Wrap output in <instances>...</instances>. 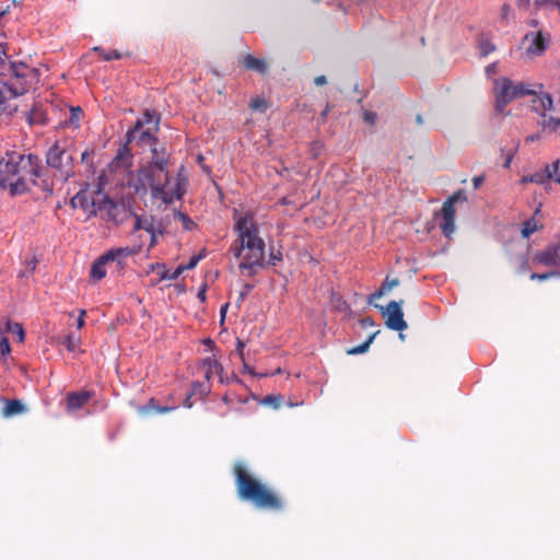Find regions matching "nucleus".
I'll use <instances>...</instances> for the list:
<instances>
[{
	"label": "nucleus",
	"instance_id": "1",
	"mask_svg": "<svg viewBox=\"0 0 560 560\" xmlns=\"http://www.w3.org/2000/svg\"><path fill=\"white\" fill-rule=\"evenodd\" d=\"M151 151L153 156L150 166L139 173L140 177L149 185L151 197L161 200L164 205L180 200L188 186L185 167L180 166L178 168L174 182H172L167 171L166 158L159 155L156 148Z\"/></svg>",
	"mask_w": 560,
	"mask_h": 560
},
{
	"label": "nucleus",
	"instance_id": "30",
	"mask_svg": "<svg viewBox=\"0 0 560 560\" xmlns=\"http://www.w3.org/2000/svg\"><path fill=\"white\" fill-rule=\"evenodd\" d=\"M175 218L182 222L184 229L187 231H191L196 226L195 222L182 211L176 212Z\"/></svg>",
	"mask_w": 560,
	"mask_h": 560
},
{
	"label": "nucleus",
	"instance_id": "32",
	"mask_svg": "<svg viewBox=\"0 0 560 560\" xmlns=\"http://www.w3.org/2000/svg\"><path fill=\"white\" fill-rule=\"evenodd\" d=\"M249 107L253 110L265 112V109L267 108V102L265 101V98L256 97L250 101Z\"/></svg>",
	"mask_w": 560,
	"mask_h": 560
},
{
	"label": "nucleus",
	"instance_id": "54",
	"mask_svg": "<svg viewBox=\"0 0 560 560\" xmlns=\"http://www.w3.org/2000/svg\"><path fill=\"white\" fill-rule=\"evenodd\" d=\"M197 296H198V299H199L200 301H202V302H203V301H206V288H202V289L198 292Z\"/></svg>",
	"mask_w": 560,
	"mask_h": 560
},
{
	"label": "nucleus",
	"instance_id": "50",
	"mask_svg": "<svg viewBox=\"0 0 560 560\" xmlns=\"http://www.w3.org/2000/svg\"><path fill=\"white\" fill-rule=\"evenodd\" d=\"M539 139H540L539 135L533 133V135H529V136H527L525 138V142L526 143H532V142L538 141Z\"/></svg>",
	"mask_w": 560,
	"mask_h": 560
},
{
	"label": "nucleus",
	"instance_id": "15",
	"mask_svg": "<svg viewBox=\"0 0 560 560\" xmlns=\"http://www.w3.org/2000/svg\"><path fill=\"white\" fill-rule=\"evenodd\" d=\"M129 142L125 143L124 145L119 147L117 150V153L115 158L113 159L110 163V167L114 170L124 168L127 170L132 165V154L128 147Z\"/></svg>",
	"mask_w": 560,
	"mask_h": 560
},
{
	"label": "nucleus",
	"instance_id": "21",
	"mask_svg": "<svg viewBox=\"0 0 560 560\" xmlns=\"http://www.w3.org/2000/svg\"><path fill=\"white\" fill-rule=\"evenodd\" d=\"M92 395L90 392L82 393H71L68 396V409L77 410L83 407L90 399Z\"/></svg>",
	"mask_w": 560,
	"mask_h": 560
},
{
	"label": "nucleus",
	"instance_id": "38",
	"mask_svg": "<svg viewBox=\"0 0 560 560\" xmlns=\"http://www.w3.org/2000/svg\"><path fill=\"white\" fill-rule=\"evenodd\" d=\"M184 271L185 268L183 265H179L172 272L170 271V275H161V280H176Z\"/></svg>",
	"mask_w": 560,
	"mask_h": 560
},
{
	"label": "nucleus",
	"instance_id": "16",
	"mask_svg": "<svg viewBox=\"0 0 560 560\" xmlns=\"http://www.w3.org/2000/svg\"><path fill=\"white\" fill-rule=\"evenodd\" d=\"M541 176L542 186L549 184L551 180L560 185V158L550 164H546L542 171H539Z\"/></svg>",
	"mask_w": 560,
	"mask_h": 560
},
{
	"label": "nucleus",
	"instance_id": "41",
	"mask_svg": "<svg viewBox=\"0 0 560 560\" xmlns=\"http://www.w3.org/2000/svg\"><path fill=\"white\" fill-rule=\"evenodd\" d=\"M202 258H203L202 254H197V255L191 256L189 261L186 265H183V267L185 268V271L194 269Z\"/></svg>",
	"mask_w": 560,
	"mask_h": 560
},
{
	"label": "nucleus",
	"instance_id": "29",
	"mask_svg": "<svg viewBox=\"0 0 560 560\" xmlns=\"http://www.w3.org/2000/svg\"><path fill=\"white\" fill-rule=\"evenodd\" d=\"M529 183L542 186L541 176L539 174V171H537L533 174L524 175L520 179V184H522V185H526Z\"/></svg>",
	"mask_w": 560,
	"mask_h": 560
},
{
	"label": "nucleus",
	"instance_id": "7",
	"mask_svg": "<svg viewBox=\"0 0 560 560\" xmlns=\"http://www.w3.org/2000/svg\"><path fill=\"white\" fill-rule=\"evenodd\" d=\"M71 142L67 139L58 140L51 144L46 153L48 166L58 170L66 178L73 175V155L69 151Z\"/></svg>",
	"mask_w": 560,
	"mask_h": 560
},
{
	"label": "nucleus",
	"instance_id": "9",
	"mask_svg": "<svg viewBox=\"0 0 560 560\" xmlns=\"http://www.w3.org/2000/svg\"><path fill=\"white\" fill-rule=\"evenodd\" d=\"M72 208L81 209L88 217L96 215L103 206H113V202L104 197L102 202L96 200L89 190H80L70 200Z\"/></svg>",
	"mask_w": 560,
	"mask_h": 560
},
{
	"label": "nucleus",
	"instance_id": "42",
	"mask_svg": "<svg viewBox=\"0 0 560 560\" xmlns=\"http://www.w3.org/2000/svg\"><path fill=\"white\" fill-rule=\"evenodd\" d=\"M11 351L9 340L7 337L0 336V353L2 355L9 354Z\"/></svg>",
	"mask_w": 560,
	"mask_h": 560
},
{
	"label": "nucleus",
	"instance_id": "2",
	"mask_svg": "<svg viewBox=\"0 0 560 560\" xmlns=\"http://www.w3.org/2000/svg\"><path fill=\"white\" fill-rule=\"evenodd\" d=\"M42 172L37 155L7 152L5 156L0 159V186L9 189L12 196L22 195L31 185L37 184Z\"/></svg>",
	"mask_w": 560,
	"mask_h": 560
},
{
	"label": "nucleus",
	"instance_id": "10",
	"mask_svg": "<svg viewBox=\"0 0 560 560\" xmlns=\"http://www.w3.org/2000/svg\"><path fill=\"white\" fill-rule=\"evenodd\" d=\"M465 200L466 197L462 191L454 194L450 197L442 206L440 215L442 222L440 223V228L445 237H451L455 232V202L458 200Z\"/></svg>",
	"mask_w": 560,
	"mask_h": 560
},
{
	"label": "nucleus",
	"instance_id": "52",
	"mask_svg": "<svg viewBox=\"0 0 560 560\" xmlns=\"http://www.w3.org/2000/svg\"><path fill=\"white\" fill-rule=\"evenodd\" d=\"M327 80H326V77L325 75H318L314 79V83L316 85H324L326 84Z\"/></svg>",
	"mask_w": 560,
	"mask_h": 560
},
{
	"label": "nucleus",
	"instance_id": "43",
	"mask_svg": "<svg viewBox=\"0 0 560 560\" xmlns=\"http://www.w3.org/2000/svg\"><path fill=\"white\" fill-rule=\"evenodd\" d=\"M363 117H364V121H366L370 125L375 124V121L377 119L376 113L370 112V110L364 112Z\"/></svg>",
	"mask_w": 560,
	"mask_h": 560
},
{
	"label": "nucleus",
	"instance_id": "25",
	"mask_svg": "<svg viewBox=\"0 0 560 560\" xmlns=\"http://www.w3.org/2000/svg\"><path fill=\"white\" fill-rule=\"evenodd\" d=\"M243 62L247 69L255 70L259 73H265L268 69L265 59H259L252 55L245 56Z\"/></svg>",
	"mask_w": 560,
	"mask_h": 560
},
{
	"label": "nucleus",
	"instance_id": "45",
	"mask_svg": "<svg viewBox=\"0 0 560 560\" xmlns=\"http://www.w3.org/2000/svg\"><path fill=\"white\" fill-rule=\"evenodd\" d=\"M485 71H486L487 77L494 75L497 73V71H498V63L497 62H492V63L488 65L486 67Z\"/></svg>",
	"mask_w": 560,
	"mask_h": 560
},
{
	"label": "nucleus",
	"instance_id": "12",
	"mask_svg": "<svg viewBox=\"0 0 560 560\" xmlns=\"http://www.w3.org/2000/svg\"><path fill=\"white\" fill-rule=\"evenodd\" d=\"M402 301H390L387 306L381 307L382 314L385 317L386 326L392 329L401 332L407 329V323L404 319L402 313ZM400 338H404V335H399Z\"/></svg>",
	"mask_w": 560,
	"mask_h": 560
},
{
	"label": "nucleus",
	"instance_id": "37",
	"mask_svg": "<svg viewBox=\"0 0 560 560\" xmlns=\"http://www.w3.org/2000/svg\"><path fill=\"white\" fill-rule=\"evenodd\" d=\"M244 348H245L244 341H242L241 339H237L236 352H237L238 357L241 358V360L243 361L244 370H246L248 373H252L250 368L245 362Z\"/></svg>",
	"mask_w": 560,
	"mask_h": 560
},
{
	"label": "nucleus",
	"instance_id": "23",
	"mask_svg": "<svg viewBox=\"0 0 560 560\" xmlns=\"http://www.w3.org/2000/svg\"><path fill=\"white\" fill-rule=\"evenodd\" d=\"M0 401L4 402V408L2 410V416L4 418L22 413L25 410L24 405L18 399L7 400L0 396Z\"/></svg>",
	"mask_w": 560,
	"mask_h": 560
},
{
	"label": "nucleus",
	"instance_id": "20",
	"mask_svg": "<svg viewBox=\"0 0 560 560\" xmlns=\"http://www.w3.org/2000/svg\"><path fill=\"white\" fill-rule=\"evenodd\" d=\"M154 118H155L154 112L145 110V113L143 114V117L136 121V125L131 130H128V132L126 135L127 141L129 143L135 141L137 138V133L139 132V129H142L143 125L153 122Z\"/></svg>",
	"mask_w": 560,
	"mask_h": 560
},
{
	"label": "nucleus",
	"instance_id": "28",
	"mask_svg": "<svg viewBox=\"0 0 560 560\" xmlns=\"http://www.w3.org/2000/svg\"><path fill=\"white\" fill-rule=\"evenodd\" d=\"M478 48L481 57H486L495 50V46L487 38H479Z\"/></svg>",
	"mask_w": 560,
	"mask_h": 560
},
{
	"label": "nucleus",
	"instance_id": "11",
	"mask_svg": "<svg viewBox=\"0 0 560 560\" xmlns=\"http://www.w3.org/2000/svg\"><path fill=\"white\" fill-rule=\"evenodd\" d=\"M549 44V36L541 31H533L527 33L522 42L524 56L528 59L541 55Z\"/></svg>",
	"mask_w": 560,
	"mask_h": 560
},
{
	"label": "nucleus",
	"instance_id": "17",
	"mask_svg": "<svg viewBox=\"0 0 560 560\" xmlns=\"http://www.w3.org/2000/svg\"><path fill=\"white\" fill-rule=\"evenodd\" d=\"M540 212H541V205H539L535 209L533 217H530L529 219H527L523 222L521 233L524 238H528L532 234H534L535 232H537L544 228V224L541 223V221L537 219V215H539Z\"/></svg>",
	"mask_w": 560,
	"mask_h": 560
},
{
	"label": "nucleus",
	"instance_id": "51",
	"mask_svg": "<svg viewBox=\"0 0 560 560\" xmlns=\"http://www.w3.org/2000/svg\"><path fill=\"white\" fill-rule=\"evenodd\" d=\"M383 295H385V293L383 292V290L380 288L376 292H374L371 296H370V302H372L373 300L375 299H381Z\"/></svg>",
	"mask_w": 560,
	"mask_h": 560
},
{
	"label": "nucleus",
	"instance_id": "14",
	"mask_svg": "<svg viewBox=\"0 0 560 560\" xmlns=\"http://www.w3.org/2000/svg\"><path fill=\"white\" fill-rule=\"evenodd\" d=\"M137 231H144L148 233L150 237V247H153L158 242V234L161 233L159 226L156 225L154 219L150 215H140L136 217L135 228Z\"/></svg>",
	"mask_w": 560,
	"mask_h": 560
},
{
	"label": "nucleus",
	"instance_id": "5",
	"mask_svg": "<svg viewBox=\"0 0 560 560\" xmlns=\"http://www.w3.org/2000/svg\"><path fill=\"white\" fill-rule=\"evenodd\" d=\"M236 485L240 497L243 500L253 502L261 509H280L279 499L264 485L252 479L241 466L235 467Z\"/></svg>",
	"mask_w": 560,
	"mask_h": 560
},
{
	"label": "nucleus",
	"instance_id": "48",
	"mask_svg": "<svg viewBox=\"0 0 560 560\" xmlns=\"http://www.w3.org/2000/svg\"><path fill=\"white\" fill-rule=\"evenodd\" d=\"M485 180V177L482 175L480 176H475L472 178V185H474V188L477 189L479 188V186L483 183Z\"/></svg>",
	"mask_w": 560,
	"mask_h": 560
},
{
	"label": "nucleus",
	"instance_id": "35",
	"mask_svg": "<svg viewBox=\"0 0 560 560\" xmlns=\"http://www.w3.org/2000/svg\"><path fill=\"white\" fill-rule=\"evenodd\" d=\"M148 408L151 409V410H154L158 413H165V412L174 410L176 407L175 406H164V407H161V406L155 404L154 399H151L149 405H148Z\"/></svg>",
	"mask_w": 560,
	"mask_h": 560
},
{
	"label": "nucleus",
	"instance_id": "13",
	"mask_svg": "<svg viewBox=\"0 0 560 560\" xmlns=\"http://www.w3.org/2000/svg\"><path fill=\"white\" fill-rule=\"evenodd\" d=\"M533 262L545 267L560 268V234L557 243L549 244L535 253Z\"/></svg>",
	"mask_w": 560,
	"mask_h": 560
},
{
	"label": "nucleus",
	"instance_id": "19",
	"mask_svg": "<svg viewBox=\"0 0 560 560\" xmlns=\"http://www.w3.org/2000/svg\"><path fill=\"white\" fill-rule=\"evenodd\" d=\"M110 261L106 254L100 256L92 265L90 277L94 281H100L106 276V265Z\"/></svg>",
	"mask_w": 560,
	"mask_h": 560
},
{
	"label": "nucleus",
	"instance_id": "46",
	"mask_svg": "<svg viewBox=\"0 0 560 560\" xmlns=\"http://www.w3.org/2000/svg\"><path fill=\"white\" fill-rule=\"evenodd\" d=\"M512 9L510 5L504 4L501 10V18L506 20L511 13Z\"/></svg>",
	"mask_w": 560,
	"mask_h": 560
},
{
	"label": "nucleus",
	"instance_id": "27",
	"mask_svg": "<svg viewBox=\"0 0 560 560\" xmlns=\"http://www.w3.org/2000/svg\"><path fill=\"white\" fill-rule=\"evenodd\" d=\"M82 114L83 112L80 106L71 107L70 117L68 120L69 126H72L73 128L78 129L80 127Z\"/></svg>",
	"mask_w": 560,
	"mask_h": 560
},
{
	"label": "nucleus",
	"instance_id": "57",
	"mask_svg": "<svg viewBox=\"0 0 560 560\" xmlns=\"http://www.w3.org/2000/svg\"><path fill=\"white\" fill-rule=\"evenodd\" d=\"M90 152L88 150H85L83 153H82V161L84 162L86 160V158L89 156Z\"/></svg>",
	"mask_w": 560,
	"mask_h": 560
},
{
	"label": "nucleus",
	"instance_id": "56",
	"mask_svg": "<svg viewBox=\"0 0 560 560\" xmlns=\"http://www.w3.org/2000/svg\"><path fill=\"white\" fill-rule=\"evenodd\" d=\"M184 406L187 407V408H190L191 407V404H190V395L186 398L185 402H184Z\"/></svg>",
	"mask_w": 560,
	"mask_h": 560
},
{
	"label": "nucleus",
	"instance_id": "26",
	"mask_svg": "<svg viewBox=\"0 0 560 560\" xmlns=\"http://www.w3.org/2000/svg\"><path fill=\"white\" fill-rule=\"evenodd\" d=\"M5 330L16 336L19 342H23L25 338V331L21 324L8 320L5 324Z\"/></svg>",
	"mask_w": 560,
	"mask_h": 560
},
{
	"label": "nucleus",
	"instance_id": "47",
	"mask_svg": "<svg viewBox=\"0 0 560 560\" xmlns=\"http://www.w3.org/2000/svg\"><path fill=\"white\" fill-rule=\"evenodd\" d=\"M84 315H85V311L81 310L80 315L77 319V327L79 329H81L84 326Z\"/></svg>",
	"mask_w": 560,
	"mask_h": 560
},
{
	"label": "nucleus",
	"instance_id": "39",
	"mask_svg": "<svg viewBox=\"0 0 560 560\" xmlns=\"http://www.w3.org/2000/svg\"><path fill=\"white\" fill-rule=\"evenodd\" d=\"M559 272L557 271H548V272H544V273H532L530 275V280H539V281H544V280H547V279H550L551 277H555V276H558Z\"/></svg>",
	"mask_w": 560,
	"mask_h": 560
},
{
	"label": "nucleus",
	"instance_id": "31",
	"mask_svg": "<svg viewBox=\"0 0 560 560\" xmlns=\"http://www.w3.org/2000/svg\"><path fill=\"white\" fill-rule=\"evenodd\" d=\"M80 338L73 334H69L66 336L63 345L66 346L68 351H75L79 345Z\"/></svg>",
	"mask_w": 560,
	"mask_h": 560
},
{
	"label": "nucleus",
	"instance_id": "34",
	"mask_svg": "<svg viewBox=\"0 0 560 560\" xmlns=\"http://www.w3.org/2000/svg\"><path fill=\"white\" fill-rule=\"evenodd\" d=\"M398 285H399V280L397 278H394V279L386 278L385 281L382 283L381 289L386 294Z\"/></svg>",
	"mask_w": 560,
	"mask_h": 560
},
{
	"label": "nucleus",
	"instance_id": "44",
	"mask_svg": "<svg viewBox=\"0 0 560 560\" xmlns=\"http://www.w3.org/2000/svg\"><path fill=\"white\" fill-rule=\"evenodd\" d=\"M104 60L106 61H110V60H114V59H119L120 58V52H118L117 50H110L108 52H104L102 54Z\"/></svg>",
	"mask_w": 560,
	"mask_h": 560
},
{
	"label": "nucleus",
	"instance_id": "4",
	"mask_svg": "<svg viewBox=\"0 0 560 560\" xmlns=\"http://www.w3.org/2000/svg\"><path fill=\"white\" fill-rule=\"evenodd\" d=\"M32 73L33 69L27 65L9 61L7 46L0 42V106L28 91Z\"/></svg>",
	"mask_w": 560,
	"mask_h": 560
},
{
	"label": "nucleus",
	"instance_id": "49",
	"mask_svg": "<svg viewBox=\"0 0 560 560\" xmlns=\"http://www.w3.org/2000/svg\"><path fill=\"white\" fill-rule=\"evenodd\" d=\"M153 269L159 270L160 276L161 275H170V271L166 269L165 265H163V264H156L155 266H153Z\"/></svg>",
	"mask_w": 560,
	"mask_h": 560
},
{
	"label": "nucleus",
	"instance_id": "3",
	"mask_svg": "<svg viewBox=\"0 0 560 560\" xmlns=\"http://www.w3.org/2000/svg\"><path fill=\"white\" fill-rule=\"evenodd\" d=\"M235 231L237 238L232 248L234 256L240 259V269L247 276H254L257 267L262 266L265 257V242L254 215L246 212L236 219Z\"/></svg>",
	"mask_w": 560,
	"mask_h": 560
},
{
	"label": "nucleus",
	"instance_id": "58",
	"mask_svg": "<svg viewBox=\"0 0 560 560\" xmlns=\"http://www.w3.org/2000/svg\"><path fill=\"white\" fill-rule=\"evenodd\" d=\"M537 24H538V23H537V21H536V20L530 21V25H532V26L536 27V26H537Z\"/></svg>",
	"mask_w": 560,
	"mask_h": 560
},
{
	"label": "nucleus",
	"instance_id": "53",
	"mask_svg": "<svg viewBox=\"0 0 560 560\" xmlns=\"http://www.w3.org/2000/svg\"><path fill=\"white\" fill-rule=\"evenodd\" d=\"M280 259H281V254H280V253H278V254H273V253H272V254L270 255V260H271V264H272V265H276V260H280Z\"/></svg>",
	"mask_w": 560,
	"mask_h": 560
},
{
	"label": "nucleus",
	"instance_id": "40",
	"mask_svg": "<svg viewBox=\"0 0 560 560\" xmlns=\"http://www.w3.org/2000/svg\"><path fill=\"white\" fill-rule=\"evenodd\" d=\"M282 397L280 395H268L264 402L271 405L273 408H279L281 406Z\"/></svg>",
	"mask_w": 560,
	"mask_h": 560
},
{
	"label": "nucleus",
	"instance_id": "6",
	"mask_svg": "<svg viewBox=\"0 0 560 560\" xmlns=\"http://www.w3.org/2000/svg\"><path fill=\"white\" fill-rule=\"evenodd\" d=\"M544 85L538 82L525 83L513 82L509 78H502L494 81L495 109L503 114L506 105L520 97L532 96L536 98L544 92Z\"/></svg>",
	"mask_w": 560,
	"mask_h": 560
},
{
	"label": "nucleus",
	"instance_id": "36",
	"mask_svg": "<svg viewBox=\"0 0 560 560\" xmlns=\"http://www.w3.org/2000/svg\"><path fill=\"white\" fill-rule=\"evenodd\" d=\"M374 337H375V335L370 336V338L365 342H363L362 345H360V346L349 350V353L350 354H359V353L365 352L369 349V347H370L371 342L373 341Z\"/></svg>",
	"mask_w": 560,
	"mask_h": 560
},
{
	"label": "nucleus",
	"instance_id": "22",
	"mask_svg": "<svg viewBox=\"0 0 560 560\" xmlns=\"http://www.w3.org/2000/svg\"><path fill=\"white\" fill-rule=\"evenodd\" d=\"M203 366L206 368L205 376L207 380H211L213 376H221L223 372L222 365L213 355L203 359Z\"/></svg>",
	"mask_w": 560,
	"mask_h": 560
},
{
	"label": "nucleus",
	"instance_id": "55",
	"mask_svg": "<svg viewBox=\"0 0 560 560\" xmlns=\"http://www.w3.org/2000/svg\"><path fill=\"white\" fill-rule=\"evenodd\" d=\"M518 7H527L529 3V0H516Z\"/></svg>",
	"mask_w": 560,
	"mask_h": 560
},
{
	"label": "nucleus",
	"instance_id": "18",
	"mask_svg": "<svg viewBox=\"0 0 560 560\" xmlns=\"http://www.w3.org/2000/svg\"><path fill=\"white\" fill-rule=\"evenodd\" d=\"M139 252H140V246H138V247L126 246V247H117V248L109 249L105 254L108 256L110 261H117L118 266L122 267L124 260L127 257L136 255Z\"/></svg>",
	"mask_w": 560,
	"mask_h": 560
},
{
	"label": "nucleus",
	"instance_id": "8",
	"mask_svg": "<svg viewBox=\"0 0 560 560\" xmlns=\"http://www.w3.org/2000/svg\"><path fill=\"white\" fill-rule=\"evenodd\" d=\"M530 108L541 118L539 125L545 131L557 132L560 129V118L548 115V113L555 110L553 101L549 93H540L536 98H532Z\"/></svg>",
	"mask_w": 560,
	"mask_h": 560
},
{
	"label": "nucleus",
	"instance_id": "24",
	"mask_svg": "<svg viewBox=\"0 0 560 560\" xmlns=\"http://www.w3.org/2000/svg\"><path fill=\"white\" fill-rule=\"evenodd\" d=\"M158 139L153 136L150 130L139 129L135 143L139 147H149L151 150L155 148ZM133 143V141L131 142Z\"/></svg>",
	"mask_w": 560,
	"mask_h": 560
},
{
	"label": "nucleus",
	"instance_id": "33",
	"mask_svg": "<svg viewBox=\"0 0 560 560\" xmlns=\"http://www.w3.org/2000/svg\"><path fill=\"white\" fill-rule=\"evenodd\" d=\"M517 149H518V144H516L515 148L513 150H511V151H506L505 149H502V154L504 155L503 166L505 168H510L511 167L514 154L517 151Z\"/></svg>",
	"mask_w": 560,
	"mask_h": 560
}]
</instances>
